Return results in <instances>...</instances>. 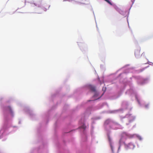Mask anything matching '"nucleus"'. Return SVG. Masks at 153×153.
<instances>
[{
    "mask_svg": "<svg viewBox=\"0 0 153 153\" xmlns=\"http://www.w3.org/2000/svg\"><path fill=\"white\" fill-rule=\"evenodd\" d=\"M140 49L136 50L135 52V55L136 57H138L140 55Z\"/></svg>",
    "mask_w": 153,
    "mask_h": 153,
    "instance_id": "f257e3e1",
    "label": "nucleus"
},
{
    "mask_svg": "<svg viewBox=\"0 0 153 153\" xmlns=\"http://www.w3.org/2000/svg\"><path fill=\"white\" fill-rule=\"evenodd\" d=\"M90 90L93 92H96V89L95 87L91 85L90 86Z\"/></svg>",
    "mask_w": 153,
    "mask_h": 153,
    "instance_id": "f03ea898",
    "label": "nucleus"
},
{
    "mask_svg": "<svg viewBox=\"0 0 153 153\" xmlns=\"http://www.w3.org/2000/svg\"><path fill=\"white\" fill-rule=\"evenodd\" d=\"M106 2H107L110 5H112V3L109 1V0H104Z\"/></svg>",
    "mask_w": 153,
    "mask_h": 153,
    "instance_id": "7ed1b4c3",
    "label": "nucleus"
},
{
    "mask_svg": "<svg viewBox=\"0 0 153 153\" xmlns=\"http://www.w3.org/2000/svg\"><path fill=\"white\" fill-rule=\"evenodd\" d=\"M86 128V126H85V125H83L81 126V128H83L84 129H85Z\"/></svg>",
    "mask_w": 153,
    "mask_h": 153,
    "instance_id": "20e7f679",
    "label": "nucleus"
},
{
    "mask_svg": "<svg viewBox=\"0 0 153 153\" xmlns=\"http://www.w3.org/2000/svg\"><path fill=\"white\" fill-rule=\"evenodd\" d=\"M145 107L146 108H147L149 107V104H147L145 105Z\"/></svg>",
    "mask_w": 153,
    "mask_h": 153,
    "instance_id": "39448f33",
    "label": "nucleus"
},
{
    "mask_svg": "<svg viewBox=\"0 0 153 153\" xmlns=\"http://www.w3.org/2000/svg\"><path fill=\"white\" fill-rule=\"evenodd\" d=\"M135 0H131V1L132 2V4H133Z\"/></svg>",
    "mask_w": 153,
    "mask_h": 153,
    "instance_id": "423d86ee",
    "label": "nucleus"
},
{
    "mask_svg": "<svg viewBox=\"0 0 153 153\" xmlns=\"http://www.w3.org/2000/svg\"><path fill=\"white\" fill-rule=\"evenodd\" d=\"M111 148L112 151L113 152V147H112V146H111Z\"/></svg>",
    "mask_w": 153,
    "mask_h": 153,
    "instance_id": "0eeeda50",
    "label": "nucleus"
},
{
    "mask_svg": "<svg viewBox=\"0 0 153 153\" xmlns=\"http://www.w3.org/2000/svg\"><path fill=\"white\" fill-rule=\"evenodd\" d=\"M9 109H10V112H11V110L10 107H9Z\"/></svg>",
    "mask_w": 153,
    "mask_h": 153,
    "instance_id": "6e6552de",
    "label": "nucleus"
},
{
    "mask_svg": "<svg viewBox=\"0 0 153 153\" xmlns=\"http://www.w3.org/2000/svg\"><path fill=\"white\" fill-rule=\"evenodd\" d=\"M96 94H95L94 95V97L96 96Z\"/></svg>",
    "mask_w": 153,
    "mask_h": 153,
    "instance_id": "1a4fd4ad",
    "label": "nucleus"
},
{
    "mask_svg": "<svg viewBox=\"0 0 153 153\" xmlns=\"http://www.w3.org/2000/svg\"><path fill=\"white\" fill-rule=\"evenodd\" d=\"M109 140H110V138H109Z\"/></svg>",
    "mask_w": 153,
    "mask_h": 153,
    "instance_id": "9d476101",
    "label": "nucleus"
},
{
    "mask_svg": "<svg viewBox=\"0 0 153 153\" xmlns=\"http://www.w3.org/2000/svg\"><path fill=\"white\" fill-rule=\"evenodd\" d=\"M74 1H77V0H74Z\"/></svg>",
    "mask_w": 153,
    "mask_h": 153,
    "instance_id": "9b49d317",
    "label": "nucleus"
}]
</instances>
